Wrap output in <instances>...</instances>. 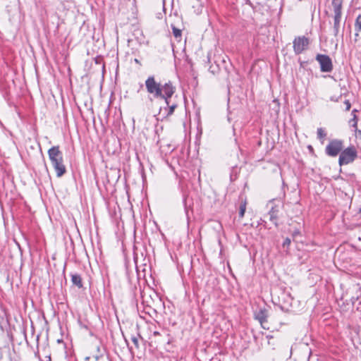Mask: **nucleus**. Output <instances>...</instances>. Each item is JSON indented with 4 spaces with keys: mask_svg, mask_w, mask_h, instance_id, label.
Listing matches in <instances>:
<instances>
[{
    "mask_svg": "<svg viewBox=\"0 0 361 361\" xmlns=\"http://www.w3.org/2000/svg\"><path fill=\"white\" fill-rule=\"evenodd\" d=\"M344 104L345 106V111H349L350 109V107H351V104H350V101L349 100H345L344 102Z\"/></svg>",
    "mask_w": 361,
    "mask_h": 361,
    "instance_id": "obj_22",
    "label": "nucleus"
},
{
    "mask_svg": "<svg viewBox=\"0 0 361 361\" xmlns=\"http://www.w3.org/2000/svg\"><path fill=\"white\" fill-rule=\"evenodd\" d=\"M173 30V34L176 38H180L181 37V30L174 25H171Z\"/></svg>",
    "mask_w": 361,
    "mask_h": 361,
    "instance_id": "obj_16",
    "label": "nucleus"
},
{
    "mask_svg": "<svg viewBox=\"0 0 361 361\" xmlns=\"http://www.w3.org/2000/svg\"><path fill=\"white\" fill-rule=\"evenodd\" d=\"M317 133L319 139H324L326 136V133L322 128H318Z\"/></svg>",
    "mask_w": 361,
    "mask_h": 361,
    "instance_id": "obj_17",
    "label": "nucleus"
},
{
    "mask_svg": "<svg viewBox=\"0 0 361 361\" xmlns=\"http://www.w3.org/2000/svg\"><path fill=\"white\" fill-rule=\"evenodd\" d=\"M135 62L136 63L140 64V61H139L138 59H135Z\"/></svg>",
    "mask_w": 361,
    "mask_h": 361,
    "instance_id": "obj_24",
    "label": "nucleus"
},
{
    "mask_svg": "<svg viewBox=\"0 0 361 361\" xmlns=\"http://www.w3.org/2000/svg\"><path fill=\"white\" fill-rule=\"evenodd\" d=\"M334 16L342 15L343 0H332Z\"/></svg>",
    "mask_w": 361,
    "mask_h": 361,
    "instance_id": "obj_11",
    "label": "nucleus"
},
{
    "mask_svg": "<svg viewBox=\"0 0 361 361\" xmlns=\"http://www.w3.org/2000/svg\"><path fill=\"white\" fill-rule=\"evenodd\" d=\"M316 60L320 65L322 72L329 73L333 70L332 61L329 56L319 54L316 56Z\"/></svg>",
    "mask_w": 361,
    "mask_h": 361,
    "instance_id": "obj_3",
    "label": "nucleus"
},
{
    "mask_svg": "<svg viewBox=\"0 0 361 361\" xmlns=\"http://www.w3.org/2000/svg\"><path fill=\"white\" fill-rule=\"evenodd\" d=\"M293 43L294 52L295 54H300L307 49L310 41L307 37L302 36L295 37Z\"/></svg>",
    "mask_w": 361,
    "mask_h": 361,
    "instance_id": "obj_4",
    "label": "nucleus"
},
{
    "mask_svg": "<svg viewBox=\"0 0 361 361\" xmlns=\"http://www.w3.org/2000/svg\"><path fill=\"white\" fill-rule=\"evenodd\" d=\"M71 276L73 284L78 288H81L82 287V282L80 275L78 274H71Z\"/></svg>",
    "mask_w": 361,
    "mask_h": 361,
    "instance_id": "obj_14",
    "label": "nucleus"
},
{
    "mask_svg": "<svg viewBox=\"0 0 361 361\" xmlns=\"http://www.w3.org/2000/svg\"><path fill=\"white\" fill-rule=\"evenodd\" d=\"M357 111L356 109H353V110L352 111V114H352V116H354V115H356V114H355V113H356Z\"/></svg>",
    "mask_w": 361,
    "mask_h": 361,
    "instance_id": "obj_23",
    "label": "nucleus"
},
{
    "mask_svg": "<svg viewBox=\"0 0 361 361\" xmlns=\"http://www.w3.org/2000/svg\"><path fill=\"white\" fill-rule=\"evenodd\" d=\"M355 41L357 42L359 38V33L361 32V14L358 15L355 22Z\"/></svg>",
    "mask_w": 361,
    "mask_h": 361,
    "instance_id": "obj_12",
    "label": "nucleus"
},
{
    "mask_svg": "<svg viewBox=\"0 0 361 361\" xmlns=\"http://www.w3.org/2000/svg\"><path fill=\"white\" fill-rule=\"evenodd\" d=\"M52 166L56 173L57 177H61L66 172V166L63 164V160L59 161L52 164Z\"/></svg>",
    "mask_w": 361,
    "mask_h": 361,
    "instance_id": "obj_8",
    "label": "nucleus"
},
{
    "mask_svg": "<svg viewBox=\"0 0 361 361\" xmlns=\"http://www.w3.org/2000/svg\"><path fill=\"white\" fill-rule=\"evenodd\" d=\"M349 124L351 127L353 128L355 132H358L361 134V130L357 129V118L356 115L353 116V118L349 121Z\"/></svg>",
    "mask_w": 361,
    "mask_h": 361,
    "instance_id": "obj_15",
    "label": "nucleus"
},
{
    "mask_svg": "<svg viewBox=\"0 0 361 361\" xmlns=\"http://www.w3.org/2000/svg\"><path fill=\"white\" fill-rule=\"evenodd\" d=\"M246 209V203L244 202L240 204V210H239V216L240 217H243L244 216V214L245 212Z\"/></svg>",
    "mask_w": 361,
    "mask_h": 361,
    "instance_id": "obj_18",
    "label": "nucleus"
},
{
    "mask_svg": "<svg viewBox=\"0 0 361 361\" xmlns=\"http://www.w3.org/2000/svg\"><path fill=\"white\" fill-rule=\"evenodd\" d=\"M341 19V15L334 16V27L333 32L334 36H337L340 29V22Z\"/></svg>",
    "mask_w": 361,
    "mask_h": 361,
    "instance_id": "obj_13",
    "label": "nucleus"
},
{
    "mask_svg": "<svg viewBox=\"0 0 361 361\" xmlns=\"http://www.w3.org/2000/svg\"><path fill=\"white\" fill-rule=\"evenodd\" d=\"M255 318L257 319L263 328L265 329V327L263 326L264 323L267 322V312L265 309L264 310H259L256 314H255Z\"/></svg>",
    "mask_w": 361,
    "mask_h": 361,
    "instance_id": "obj_10",
    "label": "nucleus"
},
{
    "mask_svg": "<svg viewBox=\"0 0 361 361\" xmlns=\"http://www.w3.org/2000/svg\"><path fill=\"white\" fill-rule=\"evenodd\" d=\"M357 157V151L354 147H350L341 152L338 163L339 164L344 165L353 162Z\"/></svg>",
    "mask_w": 361,
    "mask_h": 361,
    "instance_id": "obj_2",
    "label": "nucleus"
},
{
    "mask_svg": "<svg viewBox=\"0 0 361 361\" xmlns=\"http://www.w3.org/2000/svg\"><path fill=\"white\" fill-rule=\"evenodd\" d=\"M131 341L133 343V344L135 345V348H139V342H138L137 336H133L131 337Z\"/></svg>",
    "mask_w": 361,
    "mask_h": 361,
    "instance_id": "obj_20",
    "label": "nucleus"
},
{
    "mask_svg": "<svg viewBox=\"0 0 361 361\" xmlns=\"http://www.w3.org/2000/svg\"><path fill=\"white\" fill-rule=\"evenodd\" d=\"M169 106V111H168V113H167V116H171L173 114L174 112V110L177 107V105L176 104H172L171 106L167 105Z\"/></svg>",
    "mask_w": 361,
    "mask_h": 361,
    "instance_id": "obj_19",
    "label": "nucleus"
},
{
    "mask_svg": "<svg viewBox=\"0 0 361 361\" xmlns=\"http://www.w3.org/2000/svg\"><path fill=\"white\" fill-rule=\"evenodd\" d=\"M48 156L51 161V164L59 161H63V153L60 151L59 146H54L48 150Z\"/></svg>",
    "mask_w": 361,
    "mask_h": 361,
    "instance_id": "obj_6",
    "label": "nucleus"
},
{
    "mask_svg": "<svg viewBox=\"0 0 361 361\" xmlns=\"http://www.w3.org/2000/svg\"><path fill=\"white\" fill-rule=\"evenodd\" d=\"M147 91L155 98H161L165 100L166 105H169V99L174 94L176 88L169 81L164 85L157 82L154 76H149L145 80Z\"/></svg>",
    "mask_w": 361,
    "mask_h": 361,
    "instance_id": "obj_1",
    "label": "nucleus"
},
{
    "mask_svg": "<svg viewBox=\"0 0 361 361\" xmlns=\"http://www.w3.org/2000/svg\"><path fill=\"white\" fill-rule=\"evenodd\" d=\"M343 149V142L338 140L331 141L326 147V152L331 157H336Z\"/></svg>",
    "mask_w": 361,
    "mask_h": 361,
    "instance_id": "obj_5",
    "label": "nucleus"
},
{
    "mask_svg": "<svg viewBox=\"0 0 361 361\" xmlns=\"http://www.w3.org/2000/svg\"><path fill=\"white\" fill-rule=\"evenodd\" d=\"M279 209L276 206H272L269 211V220L277 226Z\"/></svg>",
    "mask_w": 361,
    "mask_h": 361,
    "instance_id": "obj_9",
    "label": "nucleus"
},
{
    "mask_svg": "<svg viewBox=\"0 0 361 361\" xmlns=\"http://www.w3.org/2000/svg\"><path fill=\"white\" fill-rule=\"evenodd\" d=\"M290 243H291L290 239L289 238H286L283 243V247H288L290 245Z\"/></svg>",
    "mask_w": 361,
    "mask_h": 361,
    "instance_id": "obj_21",
    "label": "nucleus"
},
{
    "mask_svg": "<svg viewBox=\"0 0 361 361\" xmlns=\"http://www.w3.org/2000/svg\"><path fill=\"white\" fill-rule=\"evenodd\" d=\"M279 303L282 310L287 309L291 305L293 298L288 293L283 292L279 297Z\"/></svg>",
    "mask_w": 361,
    "mask_h": 361,
    "instance_id": "obj_7",
    "label": "nucleus"
},
{
    "mask_svg": "<svg viewBox=\"0 0 361 361\" xmlns=\"http://www.w3.org/2000/svg\"><path fill=\"white\" fill-rule=\"evenodd\" d=\"M95 358L97 360H98L99 359V356H96Z\"/></svg>",
    "mask_w": 361,
    "mask_h": 361,
    "instance_id": "obj_25",
    "label": "nucleus"
}]
</instances>
